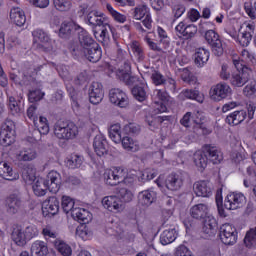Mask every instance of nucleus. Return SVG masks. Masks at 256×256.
Returning <instances> with one entry per match:
<instances>
[{"label": "nucleus", "mask_w": 256, "mask_h": 256, "mask_svg": "<svg viewBox=\"0 0 256 256\" xmlns=\"http://www.w3.org/2000/svg\"><path fill=\"white\" fill-rule=\"evenodd\" d=\"M75 31H83V28L74 21H64L60 25L58 35L61 39H71Z\"/></svg>", "instance_id": "9b49d317"}, {"label": "nucleus", "mask_w": 256, "mask_h": 256, "mask_svg": "<svg viewBox=\"0 0 256 256\" xmlns=\"http://www.w3.org/2000/svg\"><path fill=\"white\" fill-rule=\"evenodd\" d=\"M19 103H21V101L18 102L15 97L11 96L9 98L8 106L12 115H19V113H21V106Z\"/></svg>", "instance_id": "6e6d98bb"}, {"label": "nucleus", "mask_w": 256, "mask_h": 256, "mask_svg": "<svg viewBox=\"0 0 256 256\" xmlns=\"http://www.w3.org/2000/svg\"><path fill=\"white\" fill-rule=\"evenodd\" d=\"M149 15V9L147 8V5H139L136 8H134L133 12V18L137 19L138 21H141L144 17H147Z\"/></svg>", "instance_id": "3c124183"}, {"label": "nucleus", "mask_w": 256, "mask_h": 256, "mask_svg": "<svg viewBox=\"0 0 256 256\" xmlns=\"http://www.w3.org/2000/svg\"><path fill=\"white\" fill-rule=\"evenodd\" d=\"M175 239H177V230L175 228L166 229L160 235V243L162 245H170Z\"/></svg>", "instance_id": "ea45409f"}, {"label": "nucleus", "mask_w": 256, "mask_h": 256, "mask_svg": "<svg viewBox=\"0 0 256 256\" xmlns=\"http://www.w3.org/2000/svg\"><path fill=\"white\" fill-rule=\"evenodd\" d=\"M15 143V122L6 120L0 129V144L3 147H9Z\"/></svg>", "instance_id": "7ed1b4c3"}, {"label": "nucleus", "mask_w": 256, "mask_h": 256, "mask_svg": "<svg viewBox=\"0 0 256 256\" xmlns=\"http://www.w3.org/2000/svg\"><path fill=\"white\" fill-rule=\"evenodd\" d=\"M16 157L18 161H35V158L37 157V150L34 148H23L19 151Z\"/></svg>", "instance_id": "58836bf2"}, {"label": "nucleus", "mask_w": 256, "mask_h": 256, "mask_svg": "<svg viewBox=\"0 0 256 256\" xmlns=\"http://www.w3.org/2000/svg\"><path fill=\"white\" fill-rule=\"evenodd\" d=\"M193 159L196 167L200 171H205L209 161L213 163V165H219V163L223 161V153L217 146L206 144L203 146L202 150L194 153Z\"/></svg>", "instance_id": "f257e3e1"}, {"label": "nucleus", "mask_w": 256, "mask_h": 256, "mask_svg": "<svg viewBox=\"0 0 256 256\" xmlns=\"http://www.w3.org/2000/svg\"><path fill=\"white\" fill-rule=\"evenodd\" d=\"M209 50L205 48H198L194 54V63L197 67H204L209 61Z\"/></svg>", "instance_id": "c9c22d12"}, {"label": "nucleus", "mask_w": 256, "mask_h": 256, "mask_svg": "<svg viewBox=\"0 0 256 256\" xmlns=\"http://www.w3.org/2000/svg\"><path fill=\"white\" fill-rule=\"evenodd\" d=\"M130 49L138 62L145 61V51L138 41H133L130 44Z\"/></svg>", "instance_id": "c03bdc74"}, {"label": "nucleus", "mask_w": 256, "mask_h": 256, "mask_svg": "<svg viewBox=\"0 0 256 256\" xmlns=\"http://www.w3.org/2000/svg\"><path fill=\"white\" fill-rule=\"evenodd\" d=\"M182 71V79L186 83H189V85H193L195 83V79H193V76H191V71H189V68H183L180 69Z\"/></svg>", "instance_id": "774afa93"}, {"label": "nucleus", "mask_w": 256, "mask_h": 256, "mask_svg": "<svg viewBox=\"0 0 256 256\" xmlns=\"http://www.w3.org/2000/svg\"><path fill=\"white\" fill-rule=\"evenodd\" d=\"M37 170L31 164H25L22 168V179L28 185H31L37 181Z\"/></svg>", "instance_id": "2f4dec72"}, {"label": "nucleus", "mask_w": 256, "mask_h": 256, "mask_svg": "<svg viewBox=\"0 0 256 256\" xmlns=\"http://www.w3.org/2000/svg\"><path fill=\"white\" fill-rule=\"evenodd\" d=\"M140 131L141 126H139V124L136 123H129L124 126V132L130 135H138Z\"/></svg>", "instance_id": "e2e57ef3"}, {"label": "nucleus", "mask_w": 256, "mask_h": 256, "mask_svg": "<svg viewBox=\"0 0 256 256\" xmlns=\"http://www.w3.org/2000/svg\"><path fill=\"white\" fill-rule=\"evenodd\" d=\"M174 256H193V253L187 246L180 245L176 248Z\"/></svg>", "instance_id": "338daca9"}, {"label": "nucleus", "mask_w": 256, "mask_h": 256, "mask_svg": "<svg viewBox=\"0 0 256 256\" xmlns=\"http://www.w3.org/2000/svg\"><path fill=\"white\" fill-rule=\"evenodd\" d=\"M115 29L109 25V22H106L104 24H101L97 29H94V37L99 41L100 43H107L110 39L109 33H112V35H115Z\"/></svg>", "instance_id": "ddd939ff"}, {"label": "nucleus", "mask_w": 256, "mask_h": 256, "mask_svg": "<svg viewBox=\"0 0 256 256\" xmlns=\"http://www.w3.org/2000/svg\"><path fill=\"white\" fill-rule=\"evenodd\" d=\"M166 187L169 191H179L183 187V176L181 174L172 173L166 179Z\"/></svg>", "instance_id": "bb28decb"}, {"label": "nucleus", "mask_w": 256, "mask_h": 256, "mask_svg": "<svg viewBox=\"0 0 256 256\" xmlns=\"http://www.w3.org/2000/svg\"><path fill=\"white\" fill-rule=\"evenodd\" d=\"M105 22H107V18L101 12L92 11L87 15V23L92 26L93 31L101 27Z\"/></svg>", "instance_id": "a878e982"}, {"label": "nucleus", "mask_w": 256, "mask_h": 256, "mask_svg": "<svg viewBox=\"0 0 256 256\" xmlns=\"http://www.w3.org/2000/svg\"><path fill=\"white\" fill-rule=\"evenodd\" d=\"M195 35H197V26L190 24L184 28V34L182 37L185 40H189V39H193Z\"/></svg>", "instance_id": "4d7b16f0"}, {"label": "nucleus", "mask_w": 256, "mask_h": 256, "mask_svg": "<svg viewBox=\"0 0 256 256\" xmlns=\"http://www.w3.org/2000/svg\"><path fill=\"white\" fill-rule=\"evenodd\" d=\"M10 19L12 23H14V25H17V27H23L27 21V17L25 16V11H23V9L19 7L11 9Z\"/></svg>", "instance_id": "7c9ffc66"}, {"label": "nucleus", "mask_w": 256, "mask_h": 256, "mask_svg": "<svg viewBox=\"0 0 256 256\" xmlns=\"http://www.w3.org/2000/svg\"><path fill=\"white\" fill-rule=\"evenodd\" d=\"M77 133V125L71 121L58 120L54 124V135L57 139L69 141V139H75V137H77Z\"/></svg>", "instance_id": "f03ea898"}, {"label": "nucleus", "mask_w": 256, "mask_h": 256, "mask_svg": "<svg viewBox=\"0 0 256 256\" xmlns=\"http://www.w3.org/2000/svg\"><path fill=\"white\" fill-rule=\"evenodd\" d=\"M32 256H47L49 255V247L44 241L37 240L31 246Z\"/></svg>", "instance_id": "f704fd0d"}, {"label": "nucleus", "mask_w": 256, "mask_h": 256, "mask_svg": "<svg viewBox=\"0 0 256 256\" xmlns=\"http://www.w3.org/2000/svg\"><path fill=\"white\" fill-rule=\"evenodd\" d=\"M42 213L45 217L51 215H57L59 213V199L57 197L52 196L49 197L44 203L42 207Z\"/></svg>", "instance_id": "412c9836"}, {"label": "nucleus", "mask_w": 256, "mask_h": 256, "mask_svg": "<svg viewBox=\"0 0 256 256\" xmlns=\"http://www.w3.org/2000/svg\"><path fill=\"white\" fill-rule=\"evenodd\" d=\"M211 99L222 101L231 95V87L227 83H219L210 90Z\"/></svg>", "instance_id": "f8f14e48"}, {"label": "nucleus", "mask_w": 256, "mask_h": 256, "mask_svg": "<svg viewBox=\"0 0 256 256\" xmlns=\"http://www.w3.org/2000/svg\"><path fill=\"white\" fill-rule=\"evenodd\" d=\"M22 205L23 202L21 201V198L16 194H12L6 199V211L9 215H16V213H19Z\"/></svg>", "instance_id": "4be33fe9"}, {"label": "nucleus", "mask_w": 256, "mask_h": 256, "mask_svg": "<svg viewBox=\"0 0 256 256\" xmlns=\"http://www.w3.org/2000/svg\"><path fill=\"white\" fill-rule=\"evenodd\" d=\"M247 203V198L241 192H232L228 194L224 201L225 209L228 211H235V209H241L243 205Z\"/></svg>", "instance_id": "423d86ee"}, {"label": "nucleus", "mask_w": 256, "mask_h": 256, "mask_svg": "<svg viewBox=\"0 0 256 256\" xmlns=\"http://www.w3.org/2000/svg\"><path fill=\"white\" fill-rule=\"evenodd\" d=\"M66 89L70 99H72V105L74 107H79V102L77 101V90H75V88L71 86V84H67Z\"/></svg>", "instance_id": "0e129e2a"}, {"label": "nucleus", "mask_w": 256, "mask_h": 256, "mask_svg": "<svg viewBox=\"0 0 256 256\" xmlns=\"http://www.w3.org/2000/svg\"><path fill=\"white\" fill-rule=\"evenodd\" d=\"M66 165L69 167V169H79V167L83 165V156L72 154L70 157H68Z\"/></svg>", "instance_id": "de8ad7c7"}, {"label": "nucleus", "mask_w": 256, "mask_h": 256, "mask_svg": "<svg viewBox=\"0 0 256 256\" xmlns=\"http://www.w3.org/2000/svg\"><path fill=\"white\" fill-rule=\"evenodd\" d=\"M192 121L194 123L193 130L198 135H209V130L205 126V121L207 118L202 112H196L194 116H192Z\"/></svg>", "instance_id": "6ab92c4d"}, {"label": "nucleus", "mask_w": 256, "mask_h": 256, "mask_svg": "<svg viewBox=\"0 0 256 256\" xmlns=\"http://www.w3.org/2000/svg\"><path fill=\"white\" fill-rule=\"evenodd\" d=\"M42 235L46 241H49L51 239H57L59 234L52 228L51 225H47L42 229Z\"/></svg>", "instance_id": "864d4df0"}, {"label": "nucleus", "mask_w": 256, "mask_h": 256, "mask_svg": "<svg viewBox=\"0 0 256 256\" xmlns=\"http://www.w3.org/2000/svg\"><path fill=\"white\" fill-rule=\"evenodd\" d=\"M24 235L27 241H31L33 237H37L39 235V230H37V227H35V225H30L25 228Z\"/></svg>", "instance_id": "bf43d9fd"}, {"label": "nucleus", "mask_w": 256, "mask_h": 256, "mask_svg": "<svg viewBox=\"0 0 256 256\" xmlns=\"http://www.w3.org/2000/svg\"><path fill=\"white\" fill-rule=\"evenodd\" d=\"M181 95L182 97H185V99H192L198 103H203L205 99L198 90H184Z\"/></svg>", "instance_id": "49530a36"}, {"label": "nucleus", "mask_w": 256, "mask_h": 256, "mask_svg": "<svg viewBox=\"0 0 256 256\" xmlns=\"http://www.w3.org/2000/svg\"><path fill=\"white\" fill-rule=\"evenodd\" d=\"M118 197L122 203H129L133 201V192L127 188H121L118 192Z\"/></svg>", "instance_id": "603ef678"}, {"label": "nucleus", "mask_w": 256, "mask_h": 256, "mask_svg": "<svg viewBox=\"0 0 256 256\" xmlns=\"http://www.w3.org/2000/svg\"><path fill=\"white\" fill-rule=\"evenodd\" d=\"M11 238L18 247H25L27 245V237L25 236L23 227L19 225L13 227Z\"/></svg>", "instance_id": "cd10ccee"}, {"label": "nucleus", "mask_w": 256, "mask_h": 256, "mask_svg": "<svg viewBox=\"0 0 256 256\" xmlns=\"http://www.w3.org/2000/svg\"><path fill=\"white\" fill-rule=\"evenodd\" d=\"M202 231L206 237H215V234L217 233V220L213 215L204 218Z\"/></svg>", "instance_id": "5701e85b"}, {"label": "nucleus", "mask_w": 256, "mask_h": 256, "mask_svg": "<svg viewBox=\"0 0 256 256\" xmlns=\"http://www.w3.org/2000/svg\"><path fill=\"white\" fill-rule=\"evenodd\" d=\"M82 57H85L90 63H97L103 57V51L99 44H93L92 47L86 48L80 52Z\"/></svg>", "instance_id": "2eb2a0df"}, {"label": "nucleus", "mask_w": 256, "mask_h": 256, "mask_svg": "<svg viewBox=\"0 0 256 256\" xmlns=\"http://www.w3.org/2000/svg\"><path fill=\"white\" fill-rule=\"evenodd\" d=\"M50 193H59L61 189V174L57 171H50L47 178L44 179Z\"/></svg>", "instance_id": "f3484780"}, {"label": "nucleus", "mask_w": 256, "mask_h": 256, "mask_svg": "<svg viewBox=\"0 0 256 256\" xmlns=\"http://www.w3.org/2000/svg\"><path fill=\"white\" fill-rule=\"evenodd\" d=\"M79 43H80V53L84 51V49H90L93 45H97V42L93 40L91 36L86 33H82L79 35Z\"/></svg>", "instance_id": "37998d69"}, {"label": "nucleus", "mask_w": 256, "mask_h": 256, "mask_svg": "<svg viewBox=\"0 0 256 256\" xmlns=\"http://www.w3.org/2000/svg\"><path fill=\"white\" fill-rule=\"evenodd\" d=\"M245 30L239 31L237 41L241 47H249L253 39V35L255 34V25L253 24H245Z\"/></svg>", "instance_id": "dca6fc26"}, {"label": "nucleus", "mask_w": 256, "mask_h": 256, "mask_svg": "<svg viewBox=\"0 0 256 256\" xmlns=\"http://www.w3.org/2000/svg\"><path fill=\"white\" fill-rule=\"evenodd\" d=\"M45 97V93H43L40 89L32 90L28 94V101L30 103H37L41 101Z\"/></svg>", "instance_id": "5fc2aeb1"}, {"label": "nucleus", "mask_w": 256, "mask_h": 256, "mask_svg": "<svg viewBox=\"0 0 256 256\" xmlns=\"http://www.w3.org/2000/svg\"><path fill=\"white\" fill-rule=\"evenodd\" d=\"M102 205L108 211L112 213H119L125 209V205L119 196H105L102 199Z\"/></svg>", "instance_id": "9d476101"}, {"label": "nucleus", "mask_w": 256, "mask_h": 256, "mask_svg": "<svg viewBox=\"0 0 256 256\" xmlns=\"http://www.w3.org/2000/svg\"><path fill=\"white\" fill-rule=\"evenodd\" d=\"M190 215L193 219H206L209 217V206L207 204H196L191 207Z\"/></svg>", "instance_id": "c85d7f7f"}, {"label": "nucleus", "mask_w": 256, "mask_h": 256, "mask_svg": "<svg viewBox=\"0 0 256 256\" xmlns=\"http://www.w3.org/2000/svg\"><path fill=\"white\" fill-rule=\"evenodd\" d=\"M109 137L114 143H121L122 136H121V126L119 124L112 125L109 130Z\"/></svg>", "instance_id": "a18cd8bd"}, {"label": "nucleus", "mask_w": 256, "mask_h": 256, "mask_svg": "<svg viewBox=\"0 0 256 256\" xmlns=\"http://www.w3.org/2000/svg\"><path fill=\"white\" fill-rule=\"evenodd\" d=\"M89 101L92 105H99L105 97L103 91V84L99 82H92L88 89Z\"/></svg>", "instance_id": "6e6552de"}, {"label": "nucleus", "mask_w": 256, "mask_h": 256, "mask_svg": "<svg viewBox=\"0 0 256 256\" xmlns=\"http://www.w3.org/2000/svg\"><path fill=\"white\" fill-rule=\"evenodd\" d=\"M76 235L81 237V239H87V237H91V231H89L86 225H82L76 229Z\"/></svg>", "instance_id": "69168bd1"}, {"label": "nucleus", "mask_w": 256, "mask_h": 256, "mask_svg": "<svg viewBox=\"0 0 256 256\" xmlns=\"http://www.w3.org/2000/svg\"><path fill=\"white\" fill-rule=\"evenodd\" d=\"M74 221H78L82 225H87L93 219V214L84 208H75L72 210V216Z\"/></svg>", "instance_id": "b1692460"}, {"label": "nucleus", "mask_w": 256, "mask_h": 256, "mask_svg": "<svg viewBox=\"0 0 256 256\" xmlns=\"http://www.w3.org/2000/svg\"><path fill=\"white\" fill-rule=\"evenodd\" d=\"M247 118V111L236 110L226 116V123L228 125H241L243 121Z\"/></svg>", "instance_id": "c756f323"}, {"label": "nucleus", "mask_w": 256, "mask_h": 256, "mask_svg": "<svg viewBox=\"0 0 256 256\" xmlns=\"http://www.w3.org/2000/svg\"><path fill=\"white\" fill-rule=\"evenodd\" d=\"M155 199H157V193L151 189L143 190L138 194V203L139 205H142V207L153 205Z\"/></svg>", "instance_id": "393cba45"}, {"label": "nucleus", "mask_w": 256, "mask_h": 256, "mask_svg": "<svg viewBox=\"0 0 256 256\" xmlns=\"http://www.w3.org/2000/svg\"><path fill=\"white\" fill-rule=\"evenodd\" d=\"M120 143H122L123 149L130 153H137V151L141 149L139 142L137 140H133V138L129 136L122 137V141H120Z\"/></svg>", "instance_id": "4c0bfd02"}, {"label": "nucleus", "mask_w": 256, "mask_h": 256, "mask_svg": "<svg viewBox=\"0 0 256 256\" xmlns=\"http://www.w3.org/2000/svg\"><path fill=\"white\" fill-rule=\"evenodd\" d=\"M35 41L40 43H49V36L43 30H36L32 33Z\"/></svg>", "instance_id": "052dcab7"}, {"label": "nucleus", "mask_w": 256, "mask_h": 256, "mask_svg": "<svg viewBox=\"0 0 256 256\" xmlns=\"http://www.w3.org/2000/svg\"><path fill=\"white\" fill-rule=\"evenodd\" d=\"M251 71H249L247 68L242 69V71L235 70L232 72V75L230 77V83L234 87H243L245 83L251 79Z\"/></svg>", "instance_id": "4468645a"}, {"label": "nucleus", "mask_w": 256, "mask_h": 256, "mask_svg": "<svg viewBox=\"0 0 256 256\" xmlns=\"http://www.w3.org/2000/svg\"><path fill=\"white\" fill-rule=\"evenodd\" d=\"M109 99L110 103L120 108H125L129 105V97L119 88H113L109 91Z\"/></svg>", "instance_id": "1a4fd4ad"}, {"label": "nucleus", "mask_w": 256, "mask_h": 256, "mask_svg": "<svg viewBox=\"0 0 256 256\" xmlns=\"http://www.w3.org/2000/svg\"><path fill=\"white\" fill-rule=\"evenodd\" d=\"M61 207L64 213H70L73 215V210H75V200L69 196H62Z\"/></svg>", "instance_id": "09e8293b"}, {"label": "nucleus", "mask_w": 256, "mask_h": 256, "mask_svg": "<svg viewBox=\"0 0 256 256\" xmlns=\"http://www.w3.org/2000/svg\"><path fill=\"white\" fill-rule=\"evenodd\" d=\"M158 35L160 37V45H163V49H168L170 45L169 37H167V32L163 28L158 27Z\"/></svg>", "instance_id": "680f3d73"}, {"label": "nucleus", "mask_w": 256, "mask_h": 256, "mask_svg": "<svg viewBox=\"0 0 256 256\" xmlns=\"http://www.w3.org/2000/svg\"><path fill=\"white\" fill-rule=\"evenodd\" d=\"M53 5L57 11L67 12L71 11L73 2L71 0H53Z\"/></svg>", "instance_id": "8fccbe9b"}, {"label": "nucleus", "mask_w": 256, "mask_h": 256, "mask_svg": "<svg viewBox=\"0 0 256 256\" xmlns=\"http://www.w3.org/2000/svg\"><path fill=\"white\" fill-rule=\"evenodd\" d=\"M131 91L137 101L143 102L147 99V86L145 84L135 85Z\"/></svg>", "instance_id": "a19ab883"}, {"label": "nucleus", "mask_w": 256, "mask_h": 256, "mask_svg": "<svg viewBox=\"0 0 256 256\" xmlns=\"http://www.w3.org/2000/svg\"><path fill=\"white\" fill-rule=\"evenodd\" d=\"M193 189L197 197H211V195H213L211 182L207 180H201L194 183Z\"/></svg>", "instance_id": "aec40b11"}, {"label": "nucleus", "mask_w": 256, "mask_h": 256, "mask_svg": "<svg viewBox=\"0 0 256 256\" xmlns=\"http://www.w3.org/2000/svg\"><path fill=\"white\" fill-rule=\"evenodd\" d=\"M219 237L224 245H235L237 243V228L229 223L223 224L220 227Z\"/></svg>", "instance_id": "0eeeda50"}, {"label": "nucleus", "mask_w": 256, "mask_h": 256, "mask_svg": "<svg viewBox=\"0 0 256 256\" xmlns=\"http://www.w3.org/2000/svg\"><path fill=\"white\" fill-rule=\"evenodd\" d=\"M131 73V62L129 60H124L120 62V68L118 70V77H123Z\"/></svg>", "instance_id": "13d9d810"}, {"label": "nucleus", "mask_w": 256, "mask_h": 256, "mask_svg": "<svg viewBox=\"0 0 256 256\" xmlns=\"http://www.w3.org/2000/svg\"><path fill=\"white\" fill-rule=\"evenodd\" d=\"M125 169L121 167L114 168L113 170H106L104 172V180L106 185H110L111 187H115V185H119V183L123 182L127 183V179L125 178Z\"/></svg>", "instance_id": "39448f33"}, {"label": "nucleus", "mask_w": 256, "mask_h": 256, "mask_svg": "<svg viewBox=\"0 0 256 256\" xmlns=\"http://www.w3.org/2000/svg\"><path fill=\"white\" fill-rule=\"evenodd\" d=\"M54 247L57 249L59 253L63 256H71L73 253V250L71 249V246L69 244L65 243V241L61 239H55L54 242Z\"/></svg>", "instance_id": "79ce46f5"}, {"label": "nucleus", "mask_w": 256, "mask_h": 256, "mask_svg": "<svg viewBox=\"0 0 256 256\" xmlns=\"http://www.w3.org/2000/svg\"><path fill=\"white\" fill-rule=\"evenodd\" d=\"M93 148L98 157H103L109 153V143L103 134H97L93 140Z\"/></svg>", "instance_id": "a211bd4d"}, {"label": "nucleus", "mask_w": 256, "mask_h": 256, "mask_svg": "<svg viewBox=\"0 0 256 256\" xmlns=\"http://www.w3.org/2000/svg\"><path fill=\"white\" fill-rule=\"evenodd\" d=\"M0 177H2V179H5L6 181H15V179H17V174L13 172L11 164L2 161L0 162Z\"/></svg>", "instance_id": "72a5a7b5"}, {"label": "nucleus", "mask_w": 256, "mask_h": 256, "mask_svg": "<svg viewBox=\"0 0 256 256\" xmlns=\"http://www.w3.org/2000/svg\"><path fill=\"white\" fill-rule=\"evenodd\" d=\"M204 39L208 43V45H210L212 53L216 57H221V55H223V42L221 41L219 34L215 30H205Z\"/></svg>", "instance_id": "20e7f679"}, {"label": "nucleus", "mask_w": 256, "mask_h": 256, "mask_svg": "<svg viewBox=\"0 0 256 256\" xmlns=\"http://www.w3.org/2000/svg\"><path fill=\"white\" fill-rule=\"evenodd\" d=\"M144 73L152 79L154 85H165V83H167L165 76H163L161 72L155 70L154 67H146Z\"/></svg>", "instance_id": "473e14b6"}, {"label": "nucleus", "mask_w": 256, "mask_h": 256, "mask_svg": "<svg viewBox=\"0 0 256 256\" xmlns=\"http://www.w3.org/2000/svg\"><path fill=\"white\" fill-rule=\"evenodd\" d=\"M32 189L34 191V195H36L37 197H43L47 195V191H49L47 182L43 178H36Z\"/></svg>", "instance_id": "e433bc0d"}]
</instances>
